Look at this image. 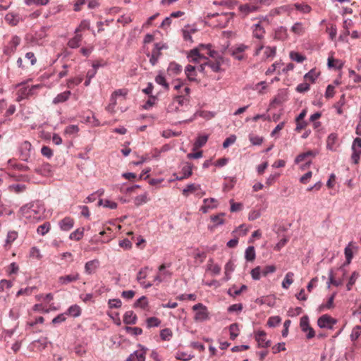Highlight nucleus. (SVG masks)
Masks as SVG:
<instances>
[{
	"label": "nucleus",
	"mask_w": 361,
	"mask_h": 361,
	"mask_svg": "<svg viewBox=\"0 0 361 361\" xmlns=\"http://www.w3.org/2000/svg\"><path fill=\"white\" fill-rule=\"evenodd\" d=\"M248 48L247 46L240 44L235 46L231 47L228 49V54L232 56L235 59L242 61L245 59L243 52Z\"/></svg>",
	"instance_id": "1"
},
{
	"label": "nucleus",
	"mask_w": 361,
	"mask_h": 361,
	"mask_svg": "<svg viewBox=\"0 0 361 361\" xmlns=\"http://www.w3.org/2000/svg\"><path fill=\"white\" fill-rule=\"evenodd\" d=\"M192 310L196 311L194 317L195 321H204L209 318L208 312L206 306L202 303H197L192 307Z\"/></svg>",
	"instance_id": "2"
},
{
	"label": "nucleus",
	"mask_w": 361,
	"mask_h": 361,
	"mask_svg": "<svg viewBox=\"0 0 361 361\" xmlns=\"http://www.w3.org/2000/svg\"><path fill=\"white\" fill-rule=\"evenodd\" d=\"M336 323L337 320L329 314H323L317 319V325L322 329H332L334 325Z\"/></svg>",
	"instance_id": "3"
},
{
	"label": "nucleus",
	"mask_w": 361,
	"mask_h": 361,
	"mask_svg": "<svg viewBox=\"0 0 361 361\" xmlns=\"http://www.w3.org/2000/svg\"><path fill=\"white\" fill-rule=\"evenodd\" d=\"M40 85H32L31 87L25 86L23 87L18 90V101L27 99L35 94V90L39 88Z\"/></svg>",
	"instance_id": "4"
},
{
	"label": "nucleus",
	"mask_w": 361,
	"mask_h": 361,
	"mask_svg": "<svg viewBox=\"0 0 361 361\" xmlns=\"http://www.w3.org/2000/svg\"><path fill=\"white\" fill-rule=\"evenodd\" d=\"M267 334L264 331H258L255 334V338L258 343V348H268L271 345V341L270 340H265Z\"/></svg>",
	"instance_id": "5"
},
{
	"label": "nucleus",
	"mask_w": 361,
	"mask_h": 361,
	"mask_svg": "<svg viewBox=\"0 0 361 361\" xmlns=\"http://www.w3.org/2000/svg\"><path fill=\"white\" fill-rule=\"evenodd\" d=\"M162 55L161 50L159 47V43H155L154 45V49L152 51V54H147V56L149 57V63L152 66H155L159 57Z\"/></svg>",
	"instance_id": "6"
},
{
	"label": "nucleus",
	"mask_w": 361,
	"mask_h": 361,
	"mask_svg": "<svg viewBox=\"0 0 361 361\" xmlns=\"http://www.w3.org/2000/svg\"><path fill=\"white\" fill-rule=\"evenodd\" d=\"M99 266V261L97 259L88 261L85 264V272L87 274H92L95 272Z\"/></svg>",
	"instance_id": "7"
},
{
	"label": "nucleus",
	"mask_w": 361,
	"mask_h": 361,
	"mask_svg": "<svg viewBox=\"0 0 361 361\" xmlns=\"http://www.w3.org/2000/svg\"><path fill=\"white\" fill-rule=\"evenodd\" d=\"M80 275L78 273L74 274H69L66 276H61L59 278V283L62 285H66L68 283L76 281L79 279Z\"/></svg>",
	"instance_id": "8"
},
{
	"label": "nucleus",
	"mask_w": 361,
	"mask_h": 361,
	"mask_svg": "<svg viewBox=\"0 0 361 361\" xmlns=\"http://www.w3.org/2000/svg\"><path fill=\"white\" fill-rule=\"evenodd\" d=\"M74 225V220L71 217H65L59 221V226L62 231H68L71 230Z\"/></svg>",
	"instance_id": "9"
},
{
	"label": "nucleus",
	"mask_w": 361,
	"mask_h": 361,
	"mask_svg": "<svg viewBox=\"0 0 361 361\" xmlns=\"http://www.w3.org/2000/svg\"><path fill=\"white\" fill-rule=\"evenodd\" d=\"M137 320V315L133 311H127L123 315V322L126 324H135Z\"/></svg>",
	"instance_id": "10"
},
{
	"label": "nucleus",
	"mask_w": 361,
	"mask_h": 361,
	"mask_svg": "<svg viewBox=\"0 0 361 361\" xmlns=\"http://www.w3.org/2000/svg\"><path fill=\"white\" fill-rule=\"evenodd\" d=\"M71 95V92L69 90L61 92L54 98V99L52 100V103L54 104H58L59 103L65 102L69 99Z\"/></svg>",
	"instance_id": "11"
},
{
	"label": "nucleus",
	"mask_w": 361,
	"mask_h": 361,
	"mask_svg": "<svg viewBox=\"0 0 361 361\" xmlns=\"http://www.w3.org/2000/svg\"><path fill=\"white\" fill-rule=\"evenodd\" d=\"M138 347L141 348V350H135L133 353V355L137 361H145V354L147 348L141 344H138Z\"/></svg>",
	"instance_id": "12"
},
{
	"label": "nucleus",
	"mask_w": 361,
	"mask_h": 361,
	"mask_svg": "<svg viewBox=\"0 0 361 361\" xmlns=\"http://www.w3.org/2000/svg\"><path fill=\"white\" fill-rule=\"evenodd\" d=\"M185 75L190 81H197L195 76L197 75L196 68L192 65H188L185 69Z\"/></svg>",
	"instance_id": "13"
},
{
	"label": "nucleus",
	"mask_w": 361,
	"mask_h": 361,
	"mask_svg": "<svg viewBox=\"0 0 361 361\" xmlns=\"http://www.w3.org/2000/svg\"><path fill=\"white\" fill-rule=\"evenodd\" d=\"M327 66L329 68H335L340 70L343 68V63L338 59H335L332 57L328 58Z\"/></svg>",
	"instance_id": "14"
},
{
	"label": "nucleus",
	"mask_w": 361,
	"mask_h": 361,
	"mask_svg": "<svg viewBox=\"0 0 361 361\" xmlns=\"http://www.w3.org/2000/svg\"><path fill=\"white\" fill-rule=\"evenodd\" d=\"M350 245H351V243H350L349 245L347 247H345V248L344 250V253L345 255V262L340 267V269H341V270L343 269L344 266L348 265L351 262V260L353 257V251H352L351 248L350 247Z\"/></svg>",
	"instance_id": "15"
},
{
	"label": "nucleus",
	"mask_w": 361,
	"mask_h": 361,
	"mask_svg": "<svg viewBox=\"0 0 361 361\" xmlns=\"http://www.w3.org/2000/svg\"><path fill=\"white\" fill-rule=\"evenodd\" d=\"M235 288V286L233 285L227 291V293L233 298H235V296L240 295L242 292L246 290L247 289V286L246 285H242L239 289L234 290Z\"/></svg>",
	"instance_id": "16"
},
{
	"label": "nucleus",
	"mask_w": 361,
	"mask_h": 361,
	"mask_svg": "<svg viewBox=\"0 0 361 361\" xmlns=\"http://www.w3.org/2000/svg\"><path fill=\"white\" fill-rule=\"evenodd\" d=\"M223 60H216L214 62L210 60H207L206 64L207 66L210 67L211 69L215 72L219 73L221 71V61Z\"/></svg>",
	"instance_id": "17"
},
{
	"label": "nucleus",
	"mask_w": 361,
	"mask_h": 361,
	"mask_svg": "<svg viewBox=\"0 0 361 361\" xmlns=\"http://www.w3.org/2000/svg\"><path fill=\"white\" fill-rule=\"evenodd\" d=\"M82 35L77 34L75 37H73L68 41V45L69 47L75 49L80 47Z\"/></svg>",
	"instance_id": "18"
},
{
	"label": "nucleus",
	"mask_w": 361,
	"mask_h": 361,
	"mask_svg": "<svg viewBox=\"0 0 361 361\" xmlns=\"http://www.w3.org/2000/svg\"><path fill=\"white\" fill-rule=\"evenodd\" d=\"M208 137L207 135H199L194 143V149L202 147L207 143Z\"/></svg>",
	"instance_id": "19"
},
{
	"label": "nucleus",
	"mask_w": 361,
	"mask_h": 361,
	"mask_svg": "<svg viewBox=\"0 0 361 361\" xmlns=\"http://www.w3.org/2000/svg\"><path fill=\"white\" fill-rule=\"evenodd\" d=\"M32 148L31 144L25 141L22 145H21V149H22V156L23 159L27 160V157L30 156V151Z\"/></svg>",
	"instance_id": "20"
},
{
	"label": "nucleus",
	"mask_w": 361,
	"mask_h": 361,
	"mask_svg": "<svg viewBox=\"0 0 361 361\" xmlns=\"http://www.w3.org/2000/svg\"><path fill=\"white\" fill-rule=\"evenodd\" d=\"M256 257L255 247L253 246H249L245 250V258L247 262H252L255 260Z\"/></svg>",
	"instance_id": "21"
},
{
	"label": "nucleus",
	"mask_w": 361,
	"mask_h": 361,
	"mask_svg": "<svg viewBox=\"0 0 361 361\" xmlns=\"http://www.w3.org/2000/svg\"><path fill=\"white\" fill-rule=\"evenodd\" d=\"M47 338L43 337L39 339L35 340L33 341V344L37 347V348L42 351L44 350L47 346Z\"/></svg>",
	"instance_id": "22"
},
{
	"label": "nucleus",
	"mask_w": 361,
	"mask_h": 361,
	"mask_svg": "<svg viewBox=\"0 0 361 361\" xmlns=\"http://www.w3.org/2000/svg\"><path fill=\"white\" fill-rule=\"evenodd\" d=\"M294 276V274L291 271L288 272L283 281H282V287L285 289H288L289 286L293 283V277Z\"/></svg>",
	"instance_id": "23"
},
{
	"label": "nucleus",
	"mask_w": 361,
	"mask_h": 361,
	"mask_svg": "<svg viewBox=\"0 0 361 361\" xmlns=\"http://www.w3.org/2000/svg\"><path fill=\"white\" fill-rule=\"evenodd\" d=\"M192 166L191 163L187 162L185 165L182 167L181 173L185 178H188L192 174Z\"/></svg>",
	"instance_id": "24"
},
{
	"label": "nucleus",
	"mask_w": 361,
	"mask_h": 361,
	"mask_svg": "<svg viewBox=\"0 0 361 361\" xmlns=\"http://www.w3.org/2000/svg\"><path fill=\"white\" fill-rule=\"evenodd\" d=\"M253 35L257 39H262L264 33V30L262 27L260 23L254 25Z\"/></svg>",
	"instance_id": "25"
},
{
	"label": "nucleus",
	"mask_w": 361,
	"mask_h": 361,
	"mask_svg": "<svg viewBox=\"0 0 361 361\" xmlns=\"http://www.w3.org/2000/svg\"><path fill=\"white\" fill-rule=\"evenodd\" d=\"M84 235V228H80L76 229L75 231L72 232L70 235L69 238L71 240H80Z\"/></svg>",
	"instance_id": "26"
},
{
	"label": "nucleus",
	"mask_w": 361,
	"mask_h": 361,
	"mask_svg": "<svg viewBox=\"0 0 361 361\" xmlns=\"http://www.w3.org/2000/svg\"><path fill=\"white\" fill-rule=\"evenodd\" d=\"M67 313L71 316L78 317L81 314V309L78 305H73L69 307V308L67 310Z\"/></svg>",
	"instance_id": "27"
},
{
	"label": "nucleus",
	"mask_w": 361,
	"mask_h": 361,
	"mask_svg": "<svg viewBox=\"0 0 361 361\" xmlns=\"http://www.w3.org/2000/svg\"><path fill=\"white\" fill-rule=\"evenodd\" d=\"M230 331V338L234 341L238 336V324L237 323H233L229 326Z\"/></svg>",
	"instance_id": "28"
},
{
	"label": "nucleus",
	"mask_w": 361,
	"mask_h": 361,
	"mask_svg": "<svg viewBox=\"0 0 361 361\" xmlns=\"http://www.w3.org/2000/svg\"><path fill=\"white\" fill-rule=\"evenodd\" d=\"M319 73H317L315 69H311L308 73H307L305 75H304V78L305 80H309L311 82H314V81L316 80V79L318 78L319 76Z\"/></svg>",
	"instance_id": "29"
},
{
	"label": "nucleus",
	"mask_w": 361,
	"mask_h": 361,
	"mask_svg": "<svg viewBox=\"0 0 361 361\" xmlns=\"http://www.w3.org/2000/svg\"><path fill=\"white\" fill-rule=\"evenodd\" d=\"M148 306V301L145 296H142L139 299H137L134 305V307H140L145 310Z\"/></svg>",
	"instance_id": "30"
},
{
	"label": "nucleus",
	"mask_w": 361,
	"mask_h": 361,
	"mask_svg": "<svg viewBox=\"0 0 361 361\" xmlns=\"http://www.w3.org/2000/svg\"><path fill=\"white\" fill-rule=\"evenodd\" d=\"M182 71V66L173 61V62H171L169 65V67H168V71H171L172 72L173 74L175 75H178Z\"/></svg>",
	"instance_id": "31"
},
{
	"label": "nucleus",
	"mask_w": 361,
	"mask_h": 361,
	"mask_svg": "<svg viewBox=\"0 0 361 361\" xmlns=\"http://www.w3.org/2000/svg\"><path fill=\"white\" fill-rule=\"evenodd\" d=\"M51 228V224L49 222L47 221L43 224L38 226L37 229V232L38 234L41 235H44L46 233L49 232Z\"/></svg>",
	"instance_id": "32"
},
{
	"label": "nucleus",
	"mask_w": 361,
	"mask_h": 361,
	"mask_svg": "<svg viewBox=\"0 0 361 361\" xmlns=\"http://www.w3.org/2000/svg\"><path fill=\"white\" fill-rule=\"evenodd\" d=\"M147 328L157 327L161 324V320L155 317H149L146 320Z\"/></svg>",
	"instance_id": "33"
},
{
	"label": "nucleus",
	"mask_w": 361,
	"mask_h": 361,
	"mask_svg": "<svg viewBox=\"0 0 361 361\" xmlns=\"http://www.w3.org/2000/svg\"><path fill=\"white\" fill-rule=\"evenodd\" d=\"M300 326L302 331H303V332L307 331V329H310V327L308 316L305 315L300 318Z\"/></svg>",
	"instance_id": "34"
},
{
	"label": "nucleus",
	"mask_w": 361,
	"mask_h": 361,
	"mask_svg": "<svg viewBox=\"0 0 361 361\" xmlns=\"http://www.w3.org/2000/svg\"><path fill=\"white\" fill-rule=\"evenodd\" d=\"M289 56L291 60L296 61L298 63H302L306 59V57L305 56L293 51L290 52Z\"/></svg>",
	"instance_id": "35"
},
{
	"label": "nucleus",
	"mask_w": 361,
	"mask_h": 361,
	"mask_svg": "<svg viewBox=\"0 0 361 361\" xmlns=\"http://www.w3.org/2000/svg\"><path fill=\"white\" fill-rule=\"evenodd\" d=\"M225 216V213H219L217 215L211 216V220L213 222H215V224L214 226H217L219 225H223L225 222L224 219H222V216Z\"/></svg>",
	"instance_id": "36"
},
{
	"label": "nucleus",
	"mask_w": 361,
	"mask_h": 361,
	"mask_svg": "<svg viewBox=\"0 0 361 361\" xmlns=\"http://www.w3.org/2000/svg\"><path fill=\"white\" fill-rule=\"evenodd\" d=\"M207 270L211 271L214 275H218L221 271V267L218 264H213V259H209Z\"/></svg>",
	"instance_id": "37"
},
{
	"label": "nucleus",
	"mask_w": 361,
	"mask_h": 361,
	"mask_svg": "<svg viewBox=\"0 0 361 361\" xmlns=\"http://www.w3.org/2000/svg\"><path fill=\"white\" fill-rule=\"evenodd\" d=\"M20 38L17 35L13 36L9 43L10 51H11L10 52H15L17 47L20 44Z\"/></svg>",
	"instance_id": "38"
},
{
	"label": "nucleus",
	"mask_w": 361,
	"mask_h": 361,
	"mask_svg": "<svg viewBox=\"0 0 361 361\" xmlns=\"http://www.w3.org/2000/svg\"><path fill=\"white\" fill-rule=\"evenodd\" d=\"M155 82L162 85L165 90H168L169 89V85L166 82L164 76H163L161 73L158 74L155 78Z\"/></svg>",
	"instance_id": "39"
},
{
	"label": "nucleus",
	"mask_w": 361,
	"mask_h": 361,
	"mask_svg": "<svg viewBox=\"0 0 361 361\" xmlns=\"http://www.w3.org/2000/svg\"><path fill=\"white\" fill-rule=\"evenodd\" d=\"M239 10L244 13L245 15L254 12L257 10V7L255 6H250L249 4H243L240 5L239 7Z\"/></svg>",
	"instance_id": "40"
},
{
	"label": "nucleus",
	"mask_w": 361,
	"mask_h": 361,
	"mask_svg": "<svg viewBox=\"0 0 361 361\" xmlns=\"http://www.w3.org/2000/svg\"><path fill=\"white\" fill-rule=\"evenodd\" d=\"M281 322V319L279 316H273L269 318L267 321V325L269 327H275L278 326Z\"/></svg>",
	"instance_id": "41"
},
{
	"label": "nucleus",
	"mask_w": 361,
	"mask_h": 361,
	"mask_svg": "<svg viewBox=\"0 0 361 361\" xmlns=\"http://www.w3.org/2000/svg\"><path fill=\"white\" fill-rule=\"evenodd\" d=\"M160 337L163 341H169L172 337V331L170 329L166 328L160 331Z\"/></svg>",
	"instance_id": "42"
},
{
	"label": "nucleus",
	"mask_w": 361,
	"mask_h": 361,
	"mask_svg": "<svg viewBox=\"0 0 361 361\" xmlns=\"http://www.w3.org/2000/svg\"><path fill=\"white\" fill-rule=\"evenodd\" d=\"M352 151H353V153L351 155L352 162L354 164H357L359 163L360 157L361 156V149L355 148V149H352Z\"/></svg>",
	"instance_id": "43"
},
{
	"label": "nucleus",
	"mask_w": 361,
	"mask_h": 361,
	"mask_svg": "<svg viewBox=\"0 0 361 361\" xmlns=\"http://www.w3.org/2000/svg\"><path fill=\"white\" fill-rule=\"evenodd\" d=\"M83 80L82 76L71 78L68 80L67 86L68 88H73L74 86L79 85Z\"/></svg>",
	"instance_id": "44"
},
{
	"label": "nucleus",
	"mask_w": 361,
	"mask_h": 361,
	"mask_svg": "<svg viewBox=\"0 0 361 361\" xmlns=\"http://www.w3.org/2000/svg\"><path fill=\"white\" fill-rule=\"evenodd\" d=\"M336 140H337L336 134L331 133L328 136V137H327V141H326V142H327V144H326L327 148L331 149V150H332L333 149V146L335 144Z\"/></svg>",
	"instance_id": "45"
},
{
	"label": "nucleus",
	"mask_w": 361,
	"mask_h": 361,
	"mask_svg": "<svg viewBox=\"0 0 361 361\" xmlns=\"http://www.w3.org/2000/svg\"><path fill=\"white\" fill-rule=\"evenodd\" d=\"M358 277V273L356 271H353L349 279V281L347 283V290H350L352 288V286L355 284L357 279Z\"/></svg>",
	"instance_id": "46"
},
{
	"label": "nucleus",
	"mask_w": 361,
	"mask_h": 361,
	"mask_svg": "<svg viewBox=\"0 0 361 361\" xmlns=\"http://www.w3.org/2000/svg\"><path fill=\"white\" fill-rule=\"evenodd\" d=\"M125 330L126 332L130 333L134 336L141 335L142 334V329L140 327L126 326Z\"/></svg>",
	"instance_id": "47"
},
{
	"label": "nucleus",
	"mask_w": 361,
	"mask_h": 361,
	"mask_svg": "<svg viewBox=\"0 0 361 361\" xmlns=\"http://www.w3.org/2000/svg\"><path fill=\"white\" fill-rule=\"evenodd\" d=\"M147 202V193L137 196L135 198L134 202L136 206H140Z\"/></svg>",
	"instance_id": "48"
},
{
	"label": "nucleus",
	"mask_w": 361,
	"mask_h": 361,
	"mask_svg": "<svg viewBox=\"0 0 361 361\" xmlns=\"http://www.w3.org/2000/svg\"><path fill=\"white\" fill-rule=\"evenodd\" d=\"M200 188V185H196L194 183H191L187 185L185 188L183 190V195L188 196V192H192L197 190Z\"/></svg>",
	"instance_id": "49"
},
{
	"label": "nucleus",
	"mask_w": 361,
	"mask_h": 361,
	"mask_svg": "<svg viewBox=\"0 0 361 361\" xmlns=\"http://www.w3.org/2000/svg\"><path fill=\"white\" fill-rule=\"evenodd\" d=\"M194 357L193 355H188L186 353L181 352L176 354V358L182 361H188Z\"/></svg>",
	"instance_id": "50"
},
{
	"label": "nucleus",
	"mask_w": 361,
	"mask_h": 361,
	"mask_svg": "<svg viewBox=\"0 0 361 361\" xmlns=\"http://www.w3.org/2000/svg\"><path fill=\"white\" fill-rule=\"evenodd\" d=\"M109 307L111 309L113 308H119L121 307L122 302L121 300L118 298L116 299H110L108 302Z\"/></svg>",
	"instance_id": "51"
},
{
	"label": "nucleus",
	"mask_w": 361,
	"mask_h": 361,
	"mask_svg": "<svg viewBox=\"0 0 361 361\" xmlns=\"http://www.w3.org/2000/svg\"><path fill=\"white\" fill-rule=\"evenodd\" d=\"M360 334H361V326H355L353 328V331L350 335L351 340L352 341L357 340L359 338Z\"/></svg>",
	"instance_id": "52"
},
{
	"label": "nucleus",
	"mask_w": 361,
	"mask_h": 361,
	"mask_svg": "<svg viewBox=\"0 0 361 361\" xmlns=\"http://www.w3.org/2000/svg\"><path fill=\"white\" fill-rule=\"evenodd\" d=\"M90 28V21L87 20H83L80 22L78 27L75 29V32L78 33L80 31L88 30Z\"/></svg>",
	"instance_id": "53"
},
{
	"label": "nucleus",
	"mask_w": 361,
	"mask_h": 361,
	"mask_svg": "<svg viewBox=\"0 0 361 361\" xmlns=\"http://www.w3.org/2000/svg\"><path fill=\"white\" fill-rule=\"evenodd\" d=\"M249 140L253 145H260L263 142V137L257 135H250Z\"/></svg>",
	"instance_id": "54"
},
{
	"label": "nucleus",
	"mask_w": 361,
	"mask_h": 361,
	"mask_svg": "<svg viewBox=\"0 0 361 361\" xmlns=\"http://www.w3.org/2000/svg\"><path fill=\"white\" fill-rule=\"evenodd\" d=\"M26 187L22 184H13L9 186L11 190H13L16 193H20L25 190Z\"/></svg>",
	"instance_id": "55"
},
{
	"label": "nucleus",
	"mask_w": 361,
	"mask_h": 361,
	"mask_svg": "<svg viewBox=\"0 0 361 361\" xmlns=\"http://www.w3.org/2000/svg\"><path fill=\"white\" fill-rule=\"evenodd\" d=\"M250 274L253 280H259L260 279V274H262L260 267L257 266L252 269Z\"/></svg>",
	"instance_id": "56"
},
{
	"label": "nucleus",
	"mask_w": 361,
	"mask_h": 361,
	"mask_svg": "<svg viewBox=\"0 0 361 361\" xmlns=\"http://www.w3.org/2000/svg\"><path fill=\"white\" fill-rule=\"evenodd\" d=\"M79 131V128L76 125H70L67 126L64 130L66 134L73 135Z\"/></svg>",
	"instance_id": "57"
},
{
	"label": "nucleus",
	"mask_w": 361,
	"mask_h": 361,
	"mask_svg": "<svg viewBox=\"0 0 361 361\" xmlns=\"http://www.w3.org/2000/svg\"><path fill=\"white\" fill-rule=\"evenodd\" d=\"M236 140V136L235 135H231L227 137L223 142V147L227 148L229 145L233 144Z\"/></svg>",
	"instance_id": "58"
},
{
	"label": "nucleus",
	"mask_w": 361,
	"mask_h": 361,
	"mask_svg": "<svg viewBox=\"0 0 361 361\" xmlns=\"http://www.w3.org/2000/svg\"><path fill=\"white\" fill-rule=\"evenodd\" d=\"M243 307L242 303H237V304H233V305H230L228 307L227 310L228 312H239L242 311Z\"/></svg>",
	"instance_id": "59"
},
{
	"label": "nucleus",
	"mask_w": 361,
	"mask_h": 361,
	"mask_svg": "<svg viewBox=\"0 0 361 361\" xmlns=\"http://www.w3.org/2000/svg\"><path fill=\"white\" fill-rule=\"evenodd\" d=\"M18 237V233L16 231H9L7 234L6 243L11 244L13 243Z\"/></svg>",
	"instance_id": "60"
},
{
	"label": "nucleus",
	"mask_w": 361,
	"mask_h": 361,
	"mask_svg": "<svg viewBox=\"0 0 361 361\" xmlns=\"http://www.w3.org/2000/svg\"><path fill=\"white\" fill-rule=\"evenodd\" d=\"M276 267L274 265H268L266 266L262 270V274L264 276H267L269 274H271L276 271Z\"/></svg>",
	"instance_id": "61"
},
{
	"label": "nucleus",
	"mask_w": 361,
	"mask_h": 361,
	"mask_svg": "<svg viewBox=\"0 0 361 361\" xmlns=\"http://www.w3.org/2000/svg\"><path fill=\"white\" fill-rule=\"evenodd\" d=\"M41 153L43 156L51 158L53 155V151L52 149L47 147V146H43L41 149Z\"/></svg>",
	"instance_id": "62"
},
{
	"label": "nucleus",
	"mask_w": 361,
	"mask_h": 361,
	"mask_svg": "<svg viewBox=\"0 0 361 361\" xmlns=\"http://www.w3.org/2000/svg\"><path fill=\"white\" fill-rule=\"evenodd\" d=\"M30 256L31 257H35L38 259L42 258V255L40 254L39 250L36 247H32L30 250Z\"/></svg>",
	"instance_id": "63"
},
{
	"label": "nucleus",
	"mask_w": 361,
	"mask_h": 361,
	"mask_svg": "<svg viewBox=\"0 0 361 361\" xmlns=\"http://www.w3.org/2000/svg\"><path fill=\"white\" fill-rule=\"evenodd\" d=\"M310 85L307 82L299 84L296 87V91L298 92H305L310 90Z\"/></svg>",
	"instance_id": "64"
}]
</instances>
